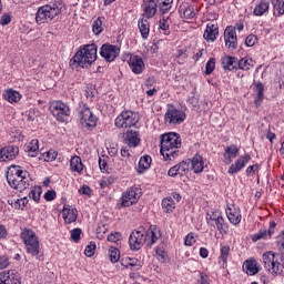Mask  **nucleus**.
Here are the masks:
<instances>
[{
  "mask_svg": "<svg viewBox=\"0 0 284 284\" xmlns=\"http://www.w3.org/2000/svg\"><path fill=\"white\" fill-rule=\"evenodd\" d=\"M12 21V16L10 13H4L0 18V26H8Z\"/></svg>",
  "mask_w": 284,
  "mask_h": 284,
  "instance_id": "nucleus-53",
  "label": "nucleus"
},
{
  "mask_svg": "<svg viewBox=\"0 0 284 284\" xmlns=\"http://www.w3.org/2000/svg\"><path fill=\"white\" fill-rule=\"evenodd\" d=\"M181 135L174 132L165 133L161 138L160 152L164 161H172L179 156V149L181 148Z\"/></svg>",
  "mask_w": 284,
  "mask_h": 284,
  "instance_id": "nucleus-3",
  "label": "nucleus"
},
{
  "mask_svg": "<svg viewBox=\"0 0 284 284\" xmlns=\"http://www.w3.org/2000/svg\"><path fill=\"white\" fill-rule=\"evenodd\" d=\"M201 280L197 282V284H210V282H207V275L205 274H201Z\"/></svg>",
  "mask_w": 284,
  "mask_h": 284,
  "instance_id": "nucleus-64",
  "label": "nucleus"
},
{
  "mask_svg": "<svg viewBox=\"0 0 284 284\" xmlns=\"http://www.w3.org/2000/svg\"><path fill=\"white\" fill-rule=\"evenodd\" d=\"M109 257L111 263H118V261L121 258V252L116 247H110Z\"/></svg>",
  "mask_w": 284,
  "mask_h": 284,
  "instance_id": "nucleus-41",
  "label": "nucleus"
},
{
  "mask_svg": "<svg viewBox=\"0 0 284 284\" xmlns=\"http://www.w3.org/2000/svg\"><path fill=\"white\" fill-rule=\"evenodd\" d=\"M24 152L31 158L37 156L39 154V140H31L30 143L24 146Z\"/></svg>",
  "mask_w": 284,
  "mask_h": 284,
  "instance_id": "nucleus-27",
  "label": "nucleus"
},
{
  "mask_svg": "<svg viewBox=\"0 0 284 284\" xmlns=\"http://www.w3.org/2000/svg\"><path fill=\"white\" fill-rule=\"evenodd\" d=\"M178 166V173L180 176H185V174H187V172H190V163L182 161L179 164H176Z\"/></svg>",
  "mask_w": 284,
  "mask_h": 284,
  "instance_id": "nucleus-42",
  "label": "nucleus"
},
{
  "mask_svg": "<svg viewBox=\"0 0 284 284\" xmlns=\"http://www.w3.org/2000/svg\"><path fill=\"white\" fill-rule=\"evenodd\" d=\"M216 68V59L211 58L205 65V74H212Z\"/></svg>",
  "mask_w": 284,
  "mask_h": 284,
  "instance_id": "nucleus-45",
  "label": "nucleus"
},
{
  "mask_svg": "<svg viewBox=\"0 0 284 284\" xmlns=\"http://www.w3.org/2000/svg\"><path fill=\"white\" fill-rule=\"evenodd\" d=\"M92 191L90 190V186L88 185H83L80 190H79V193L80 194H84L85 196H90V193Z\"/></svg>",
  "mask_w": 284,
  "mask_h": 284,
  "instance_id": "nucleus-59",
  "label": "nucleus"
},
{
  "mask_svg": "<svg viewBox=\"0 0 284 284\" xmlns=\"http://www.w3.org/2000/svg\"><path fill=\"white\" fill-rule=\"evenodd\" d=\"M71 239L74 243H79V241H81V229H73L71 231Z\"/></svg>",
  "mask_w": 284,
  "mask_h": 284,
  "instance_id": "nucleus-51",
  "label": "nucleus"
},
{
  "mask_svg": "<svg viewBox=\"0 0 284 284\" xmlns=\"http://www.w3.org/2000/svg\"><path fill=\"white\" fill-rule=\"evenodd\" d=\"M121 53V49L114 44H103L100 49V55L102 59L108 61V63H112L116 57Z\"/></svg>",
  "mask_w": 284,
  "mask_h": 284,
  "instance_id": "nucleus-14",
  "label": "nucleus"
},
{
  "mask_svg": "<svg viewBox=\"0 0 284 284\" xmlns=\"http://www.w3.org/2000/svg\"><path fill=\"white\" fill-rule=\"evenodd\" d=\"M45 161H54V159H57V153L52 152V151H48L45 153Z\"/></svg>",
  "mask_w": 284,
  "mask_h": 284,
  "instance_id": "nucleus-61",
  "label": "nucleus"
},
{
  "mask_svg": "<svg viewBox=\"0 0 284 284\" xmlns=\"http://www.w3.org/2000/svg\"><path fill=\"white\" fill-rule=\"evenodd\" d=\"M271 3L275 10V12H277L278 17L284 14V1L283 0H271Z\"/></svg>",
  "mask_w": 284,
  "mask_h": 284,
  "instance_id": "nucleus-40",
  "label": "nucleus"
},
{
  "mask_svg": "<svg viewBox=\"0 0 284 284\" xmlns=\"http://www.w3.org/2000/svg\"><path fill=\"white\" fill-rule=\"evenodd\" d=\"M253 61L252 59L247 58H242L241 60L237 61V70H244L247 71L253 67Z\"/></svg>",
  "mask_w": 284,
  "mask_h": 284,
  "instance_id": "nucleus-37",
  "label": "nucleus"
},
{
  "mask_svg": "<svg viewBox=\"0 0 284 284\" xmlns=\"http://www.w3.org/2000/svg\"><path fill=\"white\" fill-rule=\"evenodd\" d=\"M139 123V113L124 111L115 119V128H132Z\"/></svg>",
  "mask_w": 284,
  "mask_h": 284,
  "instance_id": "nucleus-11",
  "label": "nucleus"
},
{
  "mask_svg": "<svg viewBox=\"0 0 284 284\" xmlns=\"http://www.w3.org/2000/svg\"><path fill=\"white\" fill-rule=\"evenodd\" d=\"M256 41H258V38H256L255 34H250L245 39V45H247V48H252L256 45Z\"/></svg>",
  "mask_w": 284,
  "mask_h": 284,
  "instance_id": "nucleus-50",
  "label": "nucleus"
},
{
  "mask_svg": "<svg viewBox=\"0 0 284 284\" xmlns=\"http://www.w3.org/2000/svg\"><path fill=\"white\" fill-rule=\"evenodd\" d=\"M3 97L9 103H19V101H21V93L14 90H7Z\"/></svg>",
  "mask_w": 284,
  "mask_h": 284,
  "instance_id": "nucleus-32",
  "label": "nucleus"
},
{
  "mask_svg": "<svg viewBox=\"0 0 284 284\" xmlns=\"http://www.w3.org/2000/svg\"><path fill=\"white\" fill-rule=\"evenodd\" d=\"M9 205L14 210H23L28 205V197H21L18 200H8Z\"/></svg>",
  "mask_w": 284,
  "mask_h": 284,
  "instance_id": "nucleus-36",
  "label": "nucleus"
},
{
  "mask_svg": "<svg viewBox=\"0 0 284 284\" xmlns=\"http://www.w3.org/2000/svg\"><path fill=\"white\" fill-rule=\"evenodd\" d=\"M156 10H159V4H156L155 0H148L144 3V14L146 19H152V17L156 14Z\"/></svg>",
  "mask_w": 284,
  "mask_h": 284,
  "instance_id": "nucleus-24",
  "label": "nucleus"
},
{
  "mask_svg": "<svg viewBox=\"0 0 284 284\" xmlns=\"http://www.w3.org/2000/svg\"><path fill=\"white\" fill-rule=\"evenodd\" d=\"M49 110L60 123H65L70 119V106L61 101H53L50 103Z\"/></svg>",
  "mask_w": 284,
  "mask_h": 284,
  "instance_id": "nucleus-8",
  "label": "nucleus"
},
{
  "mask_svg": "<svg viewBox=\"0 0 284 284\" xmlns=\"http://www.w3.org/2000/svg\"><path fill=\"white\" fill-rule=\"evenodd\" d=\"M97 61V44H87L70 60L71 68H88Z\"/></svg>",
  "mask_w": 284,
  "mask_h": 284,
  "instance_id": "nucleus-4",
  "label": "nucleus"
},
{
  "mask_svg": "<svg viewBox=\"0 0 284 284\" xmlns=\"http://www.w3.org/2000/svg\"><path fill=\"white\" fill-rule=\"evenodd\" d=\"M122 267H125L126 270H130V257L122 258L120 261Z\"/></svg>",
  "mask_w": 284,
  "mask_h": 284,
  "instance_id": "nucleus-63",
  "label": "nucleus"
},
{
  "mask_svg": "<svg viewBox=\"0 0 284 284\" xmlns=\"http://www.w3.org/2000/svg\"><path fill=\"white\" fill-rule=\"evenodd\" d=\"M250 161H252V156L248 153L240 156L239 160L229 168V174H236L241 172V170H243V168H245Z\"/></svg>",
  "mask_w": 284,
  "mask_h": 284,
  "instance_id": "nucleus-19",
  "label": "nucleus"
},
{
  "mask_svg": "<svg viewBox=\"0 0 284 284\" xmlns=\"http://www.w3.org/2000/svg\"><path fill=\"white\" fill-rule=\"evenodd\" d=\"M226 216L233 225H239L241 223V214L239 212L234 211L232 207L226 209Z\"/></svg>",
  "mask_w": 284,
  "mask_h": 284,
  "instance_id": "nucleus-34",
  "label": "nucleus"
},
{
  "mask_svg": "<svg viewBox=\"0 0 284 284\" xmlns=\"http://www.w3.org/2000/svg\"><path fill=\"white\" fill-rule=\"evenodd\" d=\"M185 111L176 109V106L170 104L164 114V122L166 125H181L185 121Z\"/></svg>",
  "mask_w": 284,
  "mask_h": 284,
  "instance_id": "nucleus-9",
  "label": "nucleus"
},
{
  "mask_svg": "<svg viewBox=\"0 0 284 284\" xmlns=\"http://www.w3.org/2000/svg\"><path fill=\"white\" fill-rule=\"evenodd\" d=\"M59 14H61V8H59V4H44L38 9L36 13V21L39 26L50 23V21H52L54 17H59Z\"/></svg>",
  "mask_w": 284,
  "mask_h": 284,
  "instance_id": "nucleus-7",
  "label": "nucleus"
},
{
  "mask_svg": "<svg viewBox=\"0 0 284 284\" xmlns=\"http://www.w3.org/2000/svg\"><path fill=\"white\" fill-rule=\"evenodd\" d=\"M256 170H258V164H253V165H250L247 169H246V174L247 176H252L256 173Z\"/></svg>",
  "mask_w": 284,
  "mask_h": 284,
  "instance_id": "nucleus-58",
  "label": "nucleus"
},
{
  "mask_svg": "<svg viewBox=\"0 0 284 284\" xmlns=\"http://www.w3.org/2000/svg\"><path fill=\"white\" fill-rule=\"evenodd\" d=\"M216 31H212V29H210V27H206L205 31H204V39L206 41H216Z\"/></svg>",
  "mask_w": 284,
  "mask_h": 284,
  "instance_id": "nucleus-46",
  "label": "nucleus"
},
{
  "mask_svg": "<svg viewBox=\"0 0 284 284\" xmlns=\"http://www.w3.org/2000/svg\"><path fill=\"white\" fill-rule=\"evenodd\" d=\"M224 41L227 50H236L239 48V39L234 27H226L224 30Z\"/></svg>",
  "mask_w": 284,
  "mask_h": 284,
  "instance_id": "nucleus-15",
  "label": "nucleus"
},
{
  "mask_svg": "<svg viewBox=\"0 0 284 284\" xmlns=\"http://www.w3.org/2000/svg\"><path fill=\"white\" fill-rule=\"evenodd\" d=\"M7 181L10 187L18 190V192H23V190L30 187L32 178H30V173L22 170L21 166L11 165L7 171Z\"/></svg>",
  "mask_w": 284,
  "mask_h": 284,
  "instance_id": "nucleus-2",
  "label": "nucleus"
},
{
  "mask_svg": "<svg viewBox=\"0 0 284 284\" xmlns=\"http://www.w3.org/2000/svg\"><path fill=\"white\" fill-rule=\"evenodd\" d=\"M128 63L133 74H143V70H145V62H143V58L131 54Z\"/></svg>",
  "mask_w": 284,
  "mask_h": 284,
  "instance_id": "nucleus-16",
  "label": "nucleus"
},
{
  "mask_svg": "<svg viewBox=\"0 0 284 284\" xmlns=\"http://www.w3.org/2000/svg\"><path fill=\"white\" fill-rule=\"evenodd\" d=\"M206 223L211 227H216L220 234H227V224L225 219L219 214V212H213L212 214H206Z\"/></svg>",
  "mask_w": 284,
  "mask_h": 284,
  "instance_id": "nucleus-12",
  "label": "nucleus"
},
{
  "mask_svg": "<svg viewBox=\"0 0 284 284\" xmlns=\"http://www.w3.org/2000/svg\"><path fill=\"white\" fill-rule=\"evenodd\" d=\"M236 156H239V148L236 145L233 144L225 148V163H232V159H236Z\"/></svg>",
  "mask_w": 284,
  "mask_h": 284,
  "instance_id": "nucleus-25",
  "label": "nucleus"
},
{
  "mask_svg": "<svg viewBox=\"0 0 284 284\" xmlns=\"http://www.w3.org/2000/svg\"><path fill=\"white\" fill-rule=\"evenodd\" d=\"M190 163L195 174H201V172H203V169L205 168L203 156H201L200 154H195L191 160H189V164Z\"/></svg>",
  "mask_w": 284,
  "mask_h": 284,
  "instance_id": "nucleus-22",
  "label": "nucleus"
},
{
  "mask_svg": "<svg viewBox=\"0 0 284 284\" xmlns=\"http://www.w3.org/2000/svg\"><path fill=\"white\" fill-rule=\"evenodd\" d=\"M123 143L128 148H139V144L141 143V138H139V131H132L128 130L122 135Z\"/></svg>",
  "mask_w": 284,
  "mask_h": 284,
  "instance_id": "nucleus-18",
  "label": "nucleus"
},
{
  "mask_svg": "<svg viewBox=\"0 0 284 284\" xmlns=\"http://www.w3.org/2000/svg\"><path fill=\"white\" fill-rule=\"evenodd\" d=\"M159 26H160V30H169L170 29V24L168 23V19L162 18L159 21Z\"/></svg>",
  "mask_w": 284,
  "mask_h": 284,
  "instance_id": "nucleus-57",
  "label": "nucleus"
},
{
  "mask_svg": "<svg viewBox=\"0 0 284 284\" xmlns=\"http://www.w3.org/2000/svg\"><path fill=\"white\" fill-rule=\"evenodd\" d=\"M138 27L142 39H148L150 37V21L148 19H141L138 22Z\"/></svg>",
  "mask_w": 284,
  "mask_h": 284,
  "instance_id": "nucleus-29",
  "label": "nucleus"
},
{
  "mask_svg": "<svg viewBox=\"0 0 284 284\" xmlns=\"http://www.w3.org/2000/svg\"><path fill=\"white\" fill-rule=\"evenodd\" d=\"M159 241V236L154 232V229L150 227L145 234L143 231H133L129 236V245L133 252H139L143 247V243L152 246Z\"/></svg>",
  "mask_w": 284,
  "mask_h": 284,
  "instance_id": "nucleus-5",
  "label": "nucleus"
},
{
  "mask_svg": "<svg viewBox=\"0 0 284 284\" xmlns=\"http://www.w3.org/2000/svg\"><path fill=\"white\" fill-rule=\"evenodd\" d=\"M140 268H141V261L136 258H130L129 270H131L132 272H139Z\"/></svg>",
  "mask_w": 284,
  "mask_h": 284,
  "instance_id": "nucleus-47",
  "label": "nucleus"
},
{
  "mask_svg": "<svg viewBox=\"0 0 284 284\" xmlns=\"http://www.w3.org/2000/svg\"><path fill=\"white\" fill-rule=\"evenodd\" d=\"M179 12L183 14L184 19H194V17H196V12H194V6L187 2L180 4Z\"/></svg>",
  "mask_w": 284,
  "mask_h": 284,
  "instance_id": "nucleus-23",
  "label": "nucleus"
},
{
  "mask_svg": "<svg viewBox=\"0 0 284 284\" xmlns=\"http://www.w3.org/2000/svg\"><path fill=\"white\" fill-rule=\"evenodd\" d=\"M141 199V189L131 187L122 194L120 207H130Z\"/></svg>",
  "mask_w": 284,
  "mask_h": 284,
  "instance_id": "nucleus-13",
  "label": "nucleus"
},
{
  "mask_svg": "<svg viewBox=\"0 0 284 284\" xmlns=\"http://www.w3.org/2000/svg\"><path fill=\"white\" fill-rule=\"evenodd\" d=\"M195 242H196V240H194V235L192 233H190L185 236L184 244L186 246L191 247V245H194Z\"/></svg>",
  "mask_w": 284,
  "mask_h": 284,
  "instance_id": "nucleus-55",
  "label": "nucleus"
},
{
  "mask_svg": "<svg viewBox=\"0 0 284 284\" xmlns=\"http://www.w3.org/2000/svg\"><path fill=\"white\" fill-rule=\"evenodd\" d=\"M152 165V158L150 155H144L139 161V168L141 170H148Z\"/></svg>",
  "mask_w": 284,
  "mask_h": 284,
  "instance_id": "nucleus-43",
  "label": "nucleus"
},
{
  "mask_svg": "<svg viewBox=\"0 0 284 284\" xmlns=\"http://www.w3.org/2000/svg\"><path fill=\"white\" fill-rule=\"evenodd\" d=\"M278 252L275 254L272 251L265 252L262 255L265 270L273 276H281L284 274V241L278 246Z\"/></svg>",
  "mask_w": 284,
  "mask_h": 284,
  "instance_id": "nucleus-1",
  "label": "nucleus"
},
{
  "mask_svg": "<svg viewBox=\"0 0 284 284\" xmlns=\"http://www.w3.org/2000/svg\"><path fill=\"white\" fill-rule=\"evenodd\" d=\"M70 168L72 172H78V173L83 172V162H81V158L77 155L72 156L70 160Z\"/></svg>",
  "mask_w": 284,
  "mask_h": 284,
  "instance_id": "nucleus-33",
  "label": "nucleus"
},
{
  "mask_svg": "<svg viewBox=\"0 0 284 284\" xmlns=\"http://www.w3.org/2000/svg\"><path fill=\"white\" fill-rule=\"evenodd\" d=\"M4 284H21V281L17 278L14 273L7 272L4 273Z\"/></svg>",
  "mask_w": 284,
  "mask_h": 284,
  "instance_id": "nucleus-44",
  "label": "nucleus"
},
{
  "mask_svg": "<svg viewBox=\"0 0 284 284\" xmlns=\"http://www.w3.org/2000/svg\"><path fill=\"white\" fill-rule=\"evenodd\" d=\"M270 11V2L267 0H262L255 8L253 11V14L255 17H263V14H265V12Z\"/></svg>",
  "mask_w": 284,
  "mask_h": 284,
  "instance_id": "nucleus-28",
  "label": "nucleus"
},
{
  "mask_svg": "<svg viewBox=\"0 0 284 284\" xmlns=\"http://www.w3.org/2000/svg\"><path fill=\"white\" fill-rule=\"evenodd\" d=\"M162 209L164 212H166V214H170L176 209V203L172 197H165L162 200Z\"/></svg>",
  "mask_w": 284,
  "mask_h": 284,
  "instance_id": "nucleus-35",
  "label": "nucleus"
},
{
  "mask_svg": "<svg viewBox=\"0 0 284 284\" xmlns=\"http://www.w3.org/2000/svg\"><path fill=\"white\" fill-rule=\"evenodd\" d=\"M227 256H230V246L229 245H224V246L221 247L220 260L223 263H227Z\"/></svg>",
  "mask_w": 284,
  "mask_h": 284,
  "instance_id": "nucleus-48",
  "label": "nucleus"
},
{
  "mask_svg": "<svg viewBox=\"0 0 284 284\" xmlns=\"http://www.w3.org/2000/svg\"><path fill=\"white\" fill-rule=\"evenodd\" d=\"M255 92L256 94V99L254 101L256 108H258V105H261V103H263V99L265 98V94L263 92H265V89L263 87V83L261 82H256L255 83Z\"/></svg>",
  "mask_w": 284,
  "mask_h": 284,
  "instance_id": "nucleus-31",
  "label": "nucleus"
},
{
  "mask_svg": "<svg viewBox=\"0 0 284 284\" xmlns=\"http://www.w3.org/2000/svg\"><path fill=\"white\" fill-rule=\"evenodd\" d=\"M99 118L92 113V110L89 109L88 104H80V123L88 128V130H92L97 128V123Z\"/></svg>",
  "mask_w": 284,
  "mask_h": 284,
  "instance_id": "nucleus-10",
  "label": "nucleus"
},
{
  "mask_svg": "<svg viewBox=\"0 0 284 284\" xmlns=\"http://www.w3.org/2000/svg\"><path fill=\"white\" fill-rule=\"evenodd\" d=\"M44 199L47 201H54V199H57V192L54 190H51V191H47L44 193Z\"/></svg>",
  "mask_w": 284,
  "mask_h": 284,
  "instance_id": "nucleus-56",
  "label": "nucleus"
},
{
  "mask_svg": "<svg viewBox=\"0 0 284 284\" xmlns=\"http://www.w3.org/2000/svg\"><path fill=\"white\" fill-rule=\"evenodd\" d=\"M155 3L158 6V10L162 14H168L170 10H172V3H174V0H155Z\"/></svg>",
  "mask_w": 284,
  "mask_h": 284,
  "instance_id": "nucleus-30",
  "label": "nucleus"
},
{
  "mask_svg": "<svg viewBox=\"0 0 284 284\" xmlns=\"http://www.w3.org/2000/svg\"><path fill=\"white\" fill-rule=\"evenodd\" d=\"M243 272H245L248 276H254L261 272L258 267V262L254 258L246 260L243 264Z\"/></svg>",
  "mask_w": 284,
  "mask_h": 284,
  "instance_id": "nucleus-20",
  "label": "nucleus"
},
{
  "mask_svg": "<svg viewBox=\"0 0 284 284\" xmlns=\"http://www.w3.org/2000/svg\"><path fill=\"white\" fill-rule=\"evenodd\" d=\"M108 241L110 243H116L118 241H121V233L115 232L108 235Z\"/></svg>",
  "mask_w": 284,
  "mask_h": 284,
  "instance_id": "nucleus-54",
  "label": "nucleus"
},
{
  "mask_svg": "<svg viewBox=\"0 0 284 284\" xmlns=\"http://www.w3.org/2000/svg\"><path fill=\"white\" fill-rule=\"evenodd\" d=\"M29 199H32L36 203L41 201V186H33L29 192Z\"/></svg>",
  "mask_w": 284,
  "mask_h": 284,
  "instance_id": "nucleus-38",
  "label": "nucleus"
},
{
  "mask_svg": "<svg viewBox=\"0 0 284 284\" xmlns=\"http://www.w3.org/2000/svg\"><path fill=\"white\" fill-rule=\"evenodd\" d=\"M221 63L223 70H229L230 72H232V70H239V59L236 57L225 55L222 58Z\"/></svg>",
  "mask_w": 284,
  "mask_h": 284,
  "instance_id": "nucleus-21",
  "label": "nucleus"
},
{
  "mask_svg": "<svg viewBox=\"0 0 284 284\" xmlns=\"http://www.w3.org/2000/svg\"><path fill=\"white\" fill-rule=\"evenodd\" d=\"M154 83H156V79H154V77H151V78H148L144 85H145V88H152V85H154Z\"/></svg>",
  "mask_w": 284,
  "mask_h": 284,
  "instance_id": "nucleus-62",
  "label": "nucleus"
},
{
  "mask_svg": "<svg viewBox=\"0 0 284 284\" xmlns=\"http://www.w3.org/2000/svg\"><path fill=\"white\" fill-rule=\"evenodd\" d=\"M62 216L65 223H74L78 216L77 209H68L64 206L62 210Z\"/></svg>",
  "mask_w": 284,
  "mask_h": 284,
  "instance_id": "nucleus-26",
  "label": "nucleus"
},
{
  "mask_svg": "<svg viewBox=\"0 0 284 284\" xmlns=\"http://www.w3.org/2000/svg\"><path fill=\"white\" fill-rule=\"evenodd\" d=\"M19 156V146L8 145L0 149V162L14 161Z\"/></svg>",
  "mask_w": 284,
  "mask_h": 284,
  "instance_id": "nucleus-17",
  "label": "nucleus"
},
{
  "mask_svg": "<svg viewBox=\"0 0 284 284\" xmlns=\"http://www.w3.org/2000/svg\"><path fill=\"white\" fill-rule=\"evenodd\" d=\"M92 32L95 36H99L101 32H103V18H98L93 21Z\"/></svg>",
  "mask_w": 284,
  "mask_h": 284,
  "instance_id": "nucleus-39",
  "label": "nucleus"
},
{
  "mask_svg": "<svg viewBox=\"0 0 284 284\" xmlns=\"http://www.w3.org/2000/svg\"><path fill=\"white\" fill-rule=\"evenodd\" d=\"M95 250H97V244L90 243V245H88V246L85 247L84 254H85L87 256H89V257H90V256H94Z\"/></svg>",
  "mask_w": 284,
  "mask_h": 284,
  "instance_id": "nucleus-52",
  "label": "nucleus"
},
{
  "mask_svg": "<svg viewBox=\"0 0 284 284\" xmlns=\"http://www.w3.org/2000/svg\"><path fill=\"white\" fill-rule=\"evenodd\" d=\"M20 239L26 245L27 254L31 256H39L41 253V245L39 243V236L30 229L22 230Z\"/></svg>",
  "mask_w": 284,
  "mask_h": 284,
  "instance_id": "nucleus-6",
  "label": "nucleus"
},
{
  "mask_svg": "<svg viewBox=\"0 0 284 284\" xmlns=\"http://www.w3.org/2000/svg\"><path fill=\"white\" fill-rule=\"evenodd\" d=\"M265 236H267V230H261L260 232L253 234L251 240L253 243H256V241H262V239H265Z\"/></svg>",
  "mask_w": 284,
  "mask_h": 284,
  "instance_id": "nucleus-49",
  "label": "nucleus"
},
{
  "mask_svg": "<svg viewBox=\"0 0 284 284\" xmlns=\"http://www.w3.org/2000/svg\"><path fill=\"white\" fill-rule=\"evenodd\" d=\"M169 176H179V169L176 165L172 166L169 172H168Z\"/></svg>",
  "mask_w": 284,
  "mask_h": 284,
  "instance_id": "nucleus-60",
  "label": "nucleus"
}]
</instances>
